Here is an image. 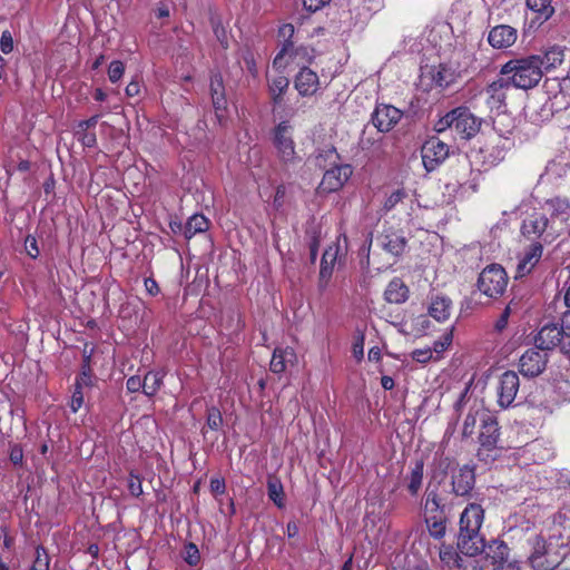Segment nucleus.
<instances>
[{"label":"nucleus","mask_w":570,"mask_h":570,"mask_svg":"<svg viewBox=\"0 0 570 570\" xmlns=\"http://www.w3.org/2000/svg\"><path fill=\"white\" fill-rule=\"evenodd\" d=\"M570 227V203L553 198L544 203L539 210L529 214L522 223L521 232L530 239H540L550 244Z\"/></svg>","instance_id":"f257e3e1"},{"label":"nucleus","mask_w":570,"mask_h":570,"mask_svg":"<svg viewBox=\"0 0 570 570\" xmlns=\"http://www.w3.org/2000/svg\"><path fill=\"white\" fill-rule=\"evenodd\" d=\"M564 538L570 539V518L564 513H558L553 519L549 542L547 543L541 537L533 539L532 551L528 558L531 567L534 570H551L562 563L552 548L559 546V541ZM560 546L562 547L563 542Z\"/></svg>","instance_id":"f03ea898"},{"label":"nucleus","mask_w":570,"mask_h":570,"mask_svg":"<svg viewBox=\"0 0 570 570\" xmlns=\"http://www.w3.org/2000/svg\"><path fill=\"white\" fill-rule=\"evenodd\" d=\"M484 520V510L478 503H470L461 513L458 548L464 554H479L484 551L485 543L480 534Z\"/></svg>","instance_id":"7ed1b4c3"},{"label":"nucleus","mask_w":570,"mask_h":570,"mask_svg":"<svg viewBox=\"0 0 570 570\" xmlns=\"http://www.w3.org/2000/svg\"><path fill=\"white\" fill-rule=\"evenodd\" d=\"M494 135L490 138V145L481 149L484 154V164L492 167L501 163L509 150L514 146V122L508 115H498L493 119Z\"/></svg>","instance_id":"20e7f679"},{"label":"nucleus","mask_w":570,"mask_h":570,"mask_svg":"<svg viewBox=\"0 0 570 570\" xmlns=\"http://www.w3.org/2000/svg\"><path fill=\"white\" fill-rule=\"evenodd\" d=\"M500 72L509 76L515 88L524 90L535 87L543 76L539 55L510 60L502 66Z\"/></svg>","instance_id":"39448f33"},{"label":"nucleus","mask_w":570,"mask_h":570,"mask_svg":"<svg viewBox=\"0 0 570 570\" xmlns=\"http://www.w3.org/2000/svg\"><path fill=\"white\" fill-rule=\"evenodd\" d=\"M482 120L475 117L466 107H458L442 116L435 124L438 132L451 129L461 139L469 140L474 137L481 128Z\"/></svg>","instance_id":"423d86ee"},{"label":"nucleus","mask_w":570,"mask_h":570,"mask_svg":"<svg viewBox=\"0 0 570 570\" xmlns=\"http://www.w3.org/2000/svg\"><path fill=\"white\" fill-rule=\"evenodd\" d=\"M508 275L500 265L492 264L487 266L479 275L478 288L488 297L498 298L507 289Z\"/></svg>","instance_id":"0eeeda50"},{"label":"nucleus","mask_w":570,"mask_h":570,"mask_svg":"<svg viewBox=\"0 0 570 570\" xmlns=\"http://www.w3.org/2000/svg\"><path fill=\"white\" fill-rule=\"evenodd\" d=\"M309 60L308 51L304 47H294L293 43H283L282 49L273 60L272 68L275 71H284L288 67H304Z\"/></svg>","instance_id":"6e6552de"},{"label":"nucleus","mask_w":570,"mask_h":570,"mask_svg":"<svg viewBox=\"0 0 570 570\" xmlns=\"http://www.w3.org/2000/svg\"><path fill=\"white\" fill-rule=\"evenodd\" d=\"M485 553L492 570H521L519 561L511 556L510 548L503 541H491Z\"/></svg>","instance_id":"1a4fd4ad"},{"label":"nucleus","mask_w":570,"mask_h":570,"mask_svg":"<svg viewBox=\"0 0 570 570\" xmlns=\"http://www.w3.org/2000/svg\"><path fill=\"white\" fill-rule=\"evenodd\" d=\"M273 144L279 158L284 163H292L296 158L293 140V126L288 121H281L274 129Z\"/></svg>","instance_id":"9d476101"},{"label":"nucleus","mask_w":570,"mask_h":570,"mask_svg":"<svg viewBox=\"0 0 570 570\" xmlns=\"http://www.w3.org/2000/svg\"><path fill=\"white\" fill-rule=\"evenodd\" d=\"M422 161L428 171L436 169L449 156V146L432 137L422 146Z\"/></svg>","instance_id":"9b49d317"},{"label":"nucleus","mask_w":570,"mask_h":570,"mask_svg":"<svg viewBox=\"0 0 570 570\" xmlns=\"http://www.w3.org/2000/svg\"><path fill=\"white\" fill-rule=\"evenodd\" d=\"M547 362V352H542L539 348H530L521 355L519 368L524 376L534 377L544 371Z\"/></svg>","instance_id":"f8f14e48"},{"label":"nucleus","mask_w":570,"mask_h":570,"mask_svg":"<svg viewBox=\"0 0 570 570\" xmlns=\"http://www.w3.org/2000/svg\"><path fill=\"white\" fill-rule=\"evenodd\" d=\"M520 387V380L515 372L507 371L500 379L498 384V403L501 407L510 406L517 397Z\"/></svg>","instance_id":"ddd939ff"},{"label":"nucleus","mask_w":570,"mask_h":570,"mask_svg":"<svg viewBox=\"0 0 570 570\" xmlns=\"http://www.w3.org/2000/svg\"><path fill=\"white\" fill-rule=\"evenodd\" d=\"M537 348L542 352L560 346L564 353L566 335L561 326L556 324L543 326L535 337Z\"/></svg>","instance_id":"4468645a"},{"label":"nucleus","mask_w":570,"mask_h":570,"mask_svg":"<svg viewBox=\"0 0 570 570\" xmlns=\"http://www.w3.org/2000/svg\"><path fill=\"white\" fill-rule=\"evenodd\" d=\"M476 554L460 556L452 547H444L440 550L441 562L449 570H481L473 557Z\"/></svg>","instance_id":"2eb2a0df"},{"label":"nucleus","mask_w":570,"mask_h":570,"mask_svg":"<svg viewBox=\"0 0 570 570\" xmlns=\"http://www.w3.org/2000/svg\"><path fill=\"white\" fill-rule=\"evenodd\" d=\"M544 87L553 106L561 109L570 105V78L547 79Z\"/></svg>","instance_id":"dca6fc26"},{"label":"nucleus","mask_w":570,"mask_h":570,"mask_svg":"<svg viewBox=\"0 0 570 570\" xmlns=\"http://www.w3.org/2000/svg\"><path fill=\"white\" fill-rule=\"evenodd\" d=\"M353 170L350 165H338L325 171L320 184L324 193H333L341 189L351 177Z\"/></svg>","instance_id":"f3484780"},{"label":"nucleus","mask_w":570,"mask_h":570,"mask_svg":"<svg viewBox=\"0 0 570 570\" xmlns=\"http://www.w3.org/2000/svg\"><path fill=\"white\" fill-rule=\"evenodd\" d=\"M403 114L391 105H380L375 108L372 122L381 132H389L401 120Z\"/></svg>","instance_id":"a211bd4d"},{"label":"nucleus","mask_w":570,"mask_h":570,"mask_svg":"<svg viewBox=\"0 0 570 570\" xmlns=\"http://www.w3.org/2000/svg\"><path fill=\"white\" fill-rule=\"evenodd\" d=\"M294 87L302 97H312L321 89L318 75L307 67H302L294 79Z\"/></svg>","instance_id":"6ab92c4d"},{"label":"nucleus","mask_w":570,"mask_h":570,"mask_svg":"<svg viewBox=\"0 0 570 570\" xmlns=\"http://www.w3.org/2000/svg\"><path fill=\"white\" fill-rule=\"evenodd\" d=\"M509 82L503 79L493 81L485 88V102L491 110H497L499 112L498 115H504L502 110L505 106Z\"/></svg>","instance_id":"aec40b11"},{"label":"nucleus","mask_w":570,"mask_h":570,"mask_svg":"<svg viewBox=\"0 0 570 570\" xmlns=\"http://www.w3.org/2000/svg\"><path fill=\"white\" fill-rule=\"evenodd\" d=\"M543 247L541 243L531 244L519 257L515 277H523L531 273L542 257Z\"/></svg>","instance_id":"412c9836"},{"label":"nucleus","mask_w":570,"mask_h":570,"mask_svg":"<svg viewBox=\"0 0 570 570\" xmlns=\"http://www.w3.org/2000/svg\"><path fill=\"white\" fill-rule=\"evenodd\" d=\"M338 255V245H330L323 253L320 266L318 287L324 291L331 281Z\"/></svg>","instance_id":"4be33fe9"},{"label":"nucleus","mask_w":570,"mask_h":570,"mask_svg":"<svg viewBox=\"0 0 570 570\" xmlns=\"http://www.w3.org/2000/svg\"><path fill=\"white\" fill-rule=\"evenodd\" d=\"M499 439V428L497 420L485 413H481V432L479 441L482 448L488 450L493 449L497 445Z\"/></svg>","instance_id":"5701e85b"},{"label":"nucleus","mask_w":570,"mask_h":570,"mask_svg":"<svg viewBox=\"0 0 570 570\" xmlns=\"http://www.w3.org/2000/svg\"><path fill=\"white\" fill-rule=\"evenodd\" d=\"M518 33L514 28L500 24L492 28L488 36L489 43L497 49L509 48L517 41Z\"/></svg>","instance_id":"b1692460"},{"label":"nucleus","mask_w":570,"mask_h":570,"mask_svg":"<svg viewBox=\"0 0 570 570\" xmlns=\"http://www.w3.org/2000/svg\"><path fill=\"white\" fill-rule=\"evenodd\" d=\"M475 482L474 471L469 465L459 468L452 475V490L456 495H466Z\"/></svg>","instance_id":"393cba45"},{"label":"nucleus","mask_w":570,"mask_h":570,"mask_svg":"<svg viewBox=\"0 0 570 570\" xmlns=\"http://www.w3.org/2000/svg\"><path fill=\"white\" fill-rule=\"evenodd\" d=\"M566 48L561 46H552L548 48L542 56H539L540 68L542 71L549 72L559 68L564 62Z\"/></svg>","instance_id":"a878e982"},{"label":"nucleus","mask_w":570,"mask_h":570,"mask_svg":"<svg viewBox=\"0 0 570 570\" xmlns=\"http://www.w3.org/2000/svg\"><path fill=\"white\" fill-rule=\"evenodd\" d=\"M297 356L292 347L276 348L271 360V371L274 373H283L288 365H294Z\"/></svg>","instance_id":"bb28decb"},{"label":"nucleus","mask_w":570,"mask_h":570,"mask_svg":"<svg viewBox=\"0 0 570 570\" xmlns=\"http://www.w3.org/2000/svg\"><path fill=\"white\" fill-rule=\"evenodd\" d=\"M210 94L214 109L216 111L217 117L220 119L223 117V111H225L227 107L223 78L220 75H214L212 77Z\"/></svg>","instance_id":"cd10ccee"},{"label":"nucleus","mask_w":570,"mask_h":570,"mask_svg":"<svg viewBox=\"0 0 570 570\" xmlns=\"http://www.w3.org/2000/svg\"><path fill=\"white\" fill-rule=\"evenodd\" d=\"M429 75L435 86L446 88L456 80L458 72L451 66L441 63L432 68Z\"/></svg>","instance_id":"c85d7f7f"},{"label":"nucleus","mask_w":570,"mask_h":570,"mask_svg":"<svg viewBox=\"0 0 570 570\" xmlns=\"http://www.w3.org/2000/svg\"><path fill=\"white\" fill-rule=\"evenodd\" d=\"M451 311L452 302L450 298L440 295L432 298L429 307V314L438 322L446 321L451 315Z\"/></svg>","instance_id":"c756f323"},{"label":"nucleus","mask_w":570,"mask_h":570,"mask_svg":"<svg viewBox=\"0 0 570 570\" xmlns=\"http://www.w3.org/2000/svg\"><path fill=\"white\" fill-rule=\"evenodd\" d=\"M275 76H268V91L274 104H279L289 81L283 71H276Z\"/></svg>","instance_id":"7c9ffc66"},{"label":"nucleus","mask_w":570,"mask_h":570,"mask_svg":"<svg viewBox=\"0 0 570 570\" xmlns=\"http://www.w3.org/2000/svg\"><path fill=\"white\" fill-rule=\"evenodd\" d=\"M385 299L392 304H402L407 299L409 289L399 278L392 279L385 289Z\"/></svg>","instance_id":"2f4dec72"},{"label":"nucleus","mask_w":570,"mask_h":570,"mask_svg":"<svg viewBox=\"0 0 570 570\" xmlns=\"http://www.w3.org/2000/svg\"><path fill=\"white\" fill-rule=\"evenodd\" d=\"M553 0H527L528 8L537 14L540 23L548 21L554 13Z\"/></svg>","instance_id":"473e14b6"},{"label":"nucleus","mask_w":570,"mask_h":570,"mask_svg":"<svg viewBox=\"0 0 570 570\" xmlns=\"http://www.w3.org/2000/svg\"><path fill=\"white\" fill-rule=\"evenodd\" d=\"M405 244V238L397 233H386L381 237L382 247L395 256L403 253Z\"/></svg>","instance_id":"72a5a7b5"},{"label":"nucleus","mask_w":570,"mask_h":570,"mask_svg":"<svg viewBox=\"0 0 570 570\" xmlns=\"http://www.w3.org/2000/svg\"><path fill=\"white\" fill-rule=\"evenodd\" d=\"M208 227L209 220L202 214H195L186 223L185 237L189 239L198 233L206 232Z\"/></svg>","instance_id":"f704fd0d"},{"label":"nucleus","mask_w":570,"mask_h":570,"mask_svg":"<svg viewBox=\"0 0 570 570\" xmlns=\"http://www.w3.org/2000/svg\"><path fill=\"white\" fill-rule=\"evenodd\" d=\"M164 374L159 371H149L142 379V392L147 396H154L163 385Z\"/></svg>","instance_id":"c9c22d12"},{"label":"nucleus","mask_w":570,"mask_h":570,"mask_svg":"<svg viewBox=\"0 0 570 570\" xmlns=\"http://www.w3.org/2000/svg\"><path fill=\"white\" fill-rule=\"evenodd\" d=\"M444 514L441 500L435 490L428 489L424 500V517H433Z\"/></svg>","instance_id":"e433bc0d"},{"label":"nucleus","mask_w":570,"mask_h":570,"mask_svg":"<svg viewBox=\"0 0 570 570\" xmlns=\"http://www.w3.org/2000/svg\"><path fill=\"white\" fill-rule=\"evenodd\" d=\"M267 493L268 498L278 507L285 505L284 490L281 481L276 478H271L267 481Z\"/></svg>","instance_id":"4c0bfd02"},{"label":"nucleus","mask_w":570,"mask_h":570,"mask_svg":"<svg viewBox=\"0 0 570 570\" xmlns=\"http://www.w3.org/2000/svg\"><path fill=\"white\" fill-rule=\"evenodd\" d=\"M425 522L429 532L433 538L441 539L445 534L446 525L444 514L426 517Z\"/></svg>","instance_id":"58836bf2"},{"label":"nucleus","mask_w":570,"mask_h":570,"mask_svg":"<svg viewBox=\"0 0 570 570\" xmlns=\"http://www.w3.org/2000/svg\"><path fill=\"white\" fill-rule=\"evenodd\" d=\"M423 468H424L423 462L416 461L415 465L413 466V469L410 473L407 488H409V491L414 495L417 494V492L422 485Z\"/></svg>","instance_id":"ea45409f"},{"label":"nucleus","mask_w":570,"mask_h":570,"mask_svg":"<svg viewBox=\"0 0 570 570\" xmlns=\"http://www.w3.org/2000/svg\"><path fill=\"white\" fill-rule=\"evenodd\" d=\"M482 412L483 411L478 409V410H471L466 414L464 422H463V428H462V436L463 438H470L474 433V429H475L478 419L481 420Z\"/></svg>","instance_id":"a19ab883"},{"label":"nucleus","mask_w":570,"mask_h":570,"mask_svg":"<svg viewBox=\"0 0 570 570\" xmlns=\"http://www.w3.org/2000/svg\"><path fill=\"white\" fill-rule=\"evenodd\" d=\"M50 558L42 546L36 548L35 560L29 570H49Z\"/></svg>","instance_id":"79ce46f5"},{"label":"nucleus","mask_w":570,"mask_h":570,"mask_svg":"<svg viewBox=\"0 0 570 570\" xmlns=\"http://www.w3.org/2000/svg\"><path fill=\"white\" fill-rule=\"evenodd\" d=\"M82 384H87L86 377L77 380L75 384V391L72 393L70 401V407L73 413H76L83 404V393L81 391Z\"/></svg>","instance_id":"37998d69"},{"label":"nucleus","mask_w":570,"mask_h":570,"mask_svg":"<svg viewBox=\"0 0 570 570\" xmlns=\"http://www.w3.org/2000/svg\"><path fill=\"white\" fill-rule=\"evenodd\" d=\"M407 197V193L404 188L394 190L390 196L386 197L383 204L385 212L392 210L399 203H402Z\"/></svg>","instance_id":"c03bdc74"},{"label":"nucleus","mask_w":570,"mask_h":570,"mask_svg":"<svg viewBox=\"0 0 570 570\" xmlns=\"http://www.w3.org/2000/svg\"><path fill=\"white\" fill-rule=\"evenodd\" d=\"M206 424L210 430H214V431H217L220 429V426L223 424V416H222L220 411L217 407L212 406L207 410Z\"/></svg>","instance_id":"a18cd8bd"},{"label":"nucleus","mask_w":570,"mask_h":570,"mask_svg":"<svg viewBox=\"0 0 570 570\" xmlns=\"http://www.w3.org/2000/svg\"><path fill=\"white\" fill-rule=\"evenodd\" d=\"M452 340L453 330L451 328L450 331L445 332L440 340L434 342L432 351L436 354H441L452 344Z\"/></svg>","instance_id":"49530a36"},{"label":"nucleus","mask_w":570,"mask_h":570,"mask_svg":"<svg viewBox=\"0 0 570 570\" xmlns=\"http://www.w3.org/2000/svg\"><path fill=\"white\" fill-rule=\"evenodd\" d=\"M125 67L121 61L115 60L109 65L108 77L111 82H117L124 75Z\"/></svg>","instance_id":"de8ad7c7"},{"label":"nucleus","mask_w":570,"mask_h":570,"mask_svg":"<svg viewBox=\"0 0 570 570\" xmlns=\"http://www.w3.org/2000/svg\"><path fill=\"white\" fill-rule=\"evenodd\" d=\"M561 327L567 340V343H564V353L570 354V311L563 315Z\"/></svg>","instance_id":"09e8293b"},{"label":"nucleus","mask_w":570,"mask_h":570,"mask_svg":"<svg viewBox=\"0 0 570 570\" xmlns=\"http://www.w3.org/2000/svg\"><path fill=\"white\" fill-rule=\"evenodd\" d=\"M432 348H417L412 352V357L419 363H426L432 358Z\"/></svg>","instance_id":"8fccbe9b"},{"label":"nucleus","mask_w":570,"mask_h":570,"mask_svg":"<svg viewBox=\"0 0 570 570\" xmlns=\"http://www.w3.org/2000/svg\"><path fill=\"white\" fill-rule=\"evenodd\" d=\"M79 136V140L82 142L85 147L92 148L97 144L96 134L94 131H80L77 134Z\"/></svg>","instance_id":"3c124183"},{"label":"nucleus","mask_w":570,"mask_h":570,"mask_svg":"<svg viewBox=\"0 0 570 570\" xmlns=\"http://www.w3.org/2000/svg\"><path fill=\"white\" fill-rule=\"evenodd\" d=\"M294 26L291 23H285L279 27L278 29V37L283 39L284 43H293L291 41L292 37L294 36Z\"/></svg>","instance_id":"603ef678"},{"label":"nucleus","mask_w":570,"mask_h":570,"mask_svg":"<svg viewBox=\"0 0 570 570\" xmlns=\"http://www.w3.org/2000/svg\"><path fill=\"white\" fill-rule=\"evenodd\" d=\"M126 387L130 393L142 391V379H140V376L137 375L130 376L126 382Z\"/></svg>","instance_id":"864d4df0"},{"label":"nucleus","mask_w":570,"mask_h":570,"mask_svg":"<svg viewBox=\"0 0 570 570\" xmlns=\"http://www.w3.org/2000/svg\"><path fill=\"white\" fill-rule=\"evenodd\" d=\"M186 553H187V556L185 558L186 562L190 566L197 564V562L199 561V552H198L197 547L195 544L190 543L187 547Z\"/></svg>","instance_id":"5fc2aeb1"},{"label":"nucleus","mask_w":570,"mask_h":570,"mask_svg":"<svg viewBox=\"0 0 570 570\" xmlns=\"http://www.w3.org/2000/svg\"><path fill=\"white\" fill-rule=\"evenodd\" d=\"M0 48L3 53H9L12 51L13 48V41L10 32L4 31L2 32L1 40H0Z\"/></svg>","instance_id":"6e6d98bb"},{"label":"nucleus","mask_w":570,"mask_h":570,"mask_svg":"<svg viewBox=\"0 0 570 570\" xmlns=\"http://www.w3.org/2000/svg\"><path fill=\"white\" fill-rule=\"evenodd\" d=\"M99 118H100V115H95L87 120L80 121L78 124L77 134H80V131H87V130H90L91 128H94L98 124Z\"/></svg>","instance_id":"4d7b16f0"},{"label":"nucleus","mask_w":570,"mask_h":570,"mask_svg":"<svg viewBox=\"0 0 570 570\" xmlns=\"http://www.w3.org/2000/svg\"><path fill=\"white\" fill-rule=\"evenodd\" d=\"M128 488L130 493L135 497H139L142 493L141 481L138 476L130 475Z\"/></svg>","instance_id":"13d9d810"},{"label":"nucleus","mask_w":570,"mask_h":570,"mask_svg":"<svg viewBox=\"0 0 570 570\" xmlns=\"http://www.w3.org/2000/svg\"><path fill=\"white\" fill-rule=\"evenodd\" d=\"M26 250L31 258H36L39 255L37 239L32 236L26 238Z\"/></svg>","instance_id":"bf43d9fd"},{"label":"nucleus","mask_w":570,"mask_h":570,"mask_svg":"<svg viewBox=\"0 0 570 570\" xmlns=\"http://www.w3.org/2000/svg\"><path fill=\"white\" fill-rule=\"evenodd\" d=\"M353 355L360 361L364 355V337L363 335L358 336L353 344Z\"/></svg>","instance_id":"052dcab7"},{"label":"nucleus","mask_w":570,"mask_h":570,"mask_svg":"<svg viewBox=\"0 0 570 570\" xmlns=\"http://www.w3.org/2000/svg\"><path fill=\"white\" fill-rule=\"evenodd\" d=\"M23 460V452L19 445H13L10 450V461L13 464H21Z\"/></svg>","instance_id":"680f3d73"},{"label":"nucleus","mask_w":570,"mask_h":570,"mask_svg":"<svg viewBox=\"0 0 570 570\" xmlns=\"http://www.w3.org/2000/svg\"><path fill=\"white\" fill-rule=\"evenodd\" d=\"M304 7L309 11H317L323 8L330 0H303Z\"/></svg>","instance_id":"e2e57ef3"},{"label":"nucleus","mask_w":570,"mask_h":570,"mask_svg":"<svg viewBox=\"0 0 570 570\" xmlns=\"http://www.w3.org/2000/svg\"><path fill=\"white\" fill-rule=\"evenodd\" d=\"M210 490L213 493L223 494L225 492V482L223 479L215 478L210 480Z\"/></svg>","instance_id":"0e129e2a"},{"label":"nucleus","mask_w":570,"mask_h":570,"mask_svg":"<svg viewBox=\"0 0 570 570\" xmlns=\"http://www.w3.org/2000/svg\"><path fill=\"white\" fill-rule=\"evenodd\" d=\"M510 306L508 305L505 307V309L503 311L502 315L500 316V318L495 322V328L501 332L502 330L505 328L507 324H508V318H509V315H510Z\"/></svg>","instance_id":"69168bd1"},{"label":"nucleus","mask_w":570,"mask_h":570,"mask_svg":"<svg viewBox=\"0 0 570 570\" xmlns=\"http://www.w3.org/2000/svg\"><path fill=\"white\" fill-rule=\"evenodd\" d=\"M144 284H145L146 291L150 295L155 296V295H157L159 293L158 284H157V282L154 278H151V277L145 278Z\"/></svg>","instance_id":"338daca9"},{"label":"nucleus","mask_w":570,"mask_h":570,"mask_svg":"<svg viewBox=\"0 0 570 570\" xmlns=\"http://www.w3.org/2000/svg\"><path fill=\"white\" fill-rule=\"evenodd\" d=\"M285 194H286L285 186L279 185V186L276 188V193H275V196H274V206H275L276 208H279V207L283 205Z\"/></svg>","instance_id":"774afa93"}]
</instances>
